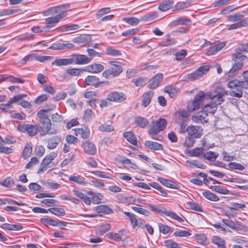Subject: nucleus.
Listing matches in <instances>:
<instances>
[{
    "label": "nucleus",
    "mask_w": 248,
    "mask_h": 248,
    "mask_svg": "<svg viewBox=\"0 0 248 248\" xmlns=\"http://www.w3.org/2000/svg\"><path fill=\"white\" fill-rule=\"evenodd\" d=\"M248 26V19L246 18L243 19L239 22L231 24L228 27V30H235L238 28H241Z\"/></svg>",
    "instance_id": "obj_28"
},
{
    "label": "nucleus",
    "mask_w": 248,
    "mask_h": 248,
    "mask_svg": "<svg viewBox=\"0 0 248 248\" xmlns=\"http://www.w3.org/2000/svg\"><path fill=\"white\" fill-rule=\"evenodd\" d=\"M244 17V15L237 13L234 15H230L228 16L227 21L229 22H239Z\"/></svg>",
    "instance_id": "obj_51"
},
{
    "label": "nucleus",
    "mask_w": 248,
    "mask_h": 248,
    "mask_svg": "<svg viewBox=\"0 0 248 248\" xmlns=\"http://www.w3.org/2000/svg\"><path fill=\"white\" fill-rule=\"evenodd\" d=\"M57 153L53 152L46 155L41 163L40 167L37 170V173L40 174L46 171L48 168V166L57 157Z\"/></svg>",
    "instance_id": "obj_7"
},
{
    "label": "nucleus",
    "mask_w": 248,
    "mask_h": 248,
    "mask_svg": "<svg viewBox=\"0 0 248 248\" xmlns=\"http://www.w3.org/2000/svg\"><path fill=\"white\" fill-rule=\"evenodd\" d=\"M211 188L213 191L217 192L221 194L227 195L229 193V191L222 186H212Z\"/></svg>",
    "instance_id": "obj_57"
},
{
    "label": "nucleus",
    "mask_w": 248,
    "mask_h": 248,
    "mask_svg": "<svg viewBox=\"0 0 248 248\" xmlns=\"http://www.w3.org/2000/svg\"><path fill=\"white\" fill-rule=\"evenodd\" d=\"M85 69L81 68H72L68 69L66 70V72L67 74L73 76H79L81 72H84Z\"/></svg>",
    "instance_id": "obj_54"
},
{
    "label": "nucleus",
    "mask_w": 248,
    "mask_h": 248,
    "mask_svg": "<svg viewBox=\"0 0 248 248\" xmlns=\"http://www.w3.org/2000/svg\"><path fill=\"white\" fill-rule=\"evenodd\" d=\"M173 235L175 237H187L191 235V233L188 231L178 230L175 232Z\"/></svg>",
    "instance_id": "obj_58"
},
{
    "label": "nucleus",
    "mask_w": 248,
    "mask_h": 248,
    "mask_svg": "<svg viewBox=\"0 0 248 248\" xmlns=\"http://www.w3.org/2000/svg\"><path fill=\"white\" fill-rule=\"evenodd\" d=\"M1 228L3 230H8L9 231H20L23 229V226L20 224H10L5 223L1 225Z\"/></svg>",
    "instance_id": "obj_32"
},
{
    "label": "nucleus",
    "mask_w": 248,
    "mask_h": 248,
    "mask_svg": "<svg viewBox=\"0 0 248 248\" xmlns=\"http://www.w3.org/2000/svg\"><path fill=\"white\" fill-rule=\"evenodd\" d=\"M123 20L132 26L137 25L140 22V20L134 17H125L123 19Z\"/></svg>",
    "instance_id": "obj_64"
},
{
    "label": "nucleus",
    "mask_w": 248,
    "mask_h": 248,
    "mask_svg": "<svg viewBox=\"0 0 248 248\" xmlns=\"http://www.w3.org/2000/svg\"><path fill=\"white\" fill-rule=\"evenodd\" d=\"M41 124L40 135L42 136H45L47 134L55 135L58 133V130L57 129L51 127L52 124L50 120L47 121V122H43Z\"/></svg>",
    "instance_id": "obj_8"
},
{
    "label": "nucleus",
    "mask_w": 248,
    "mask_h": 248,
    "mask_svg": "<svg viewBox=\"0 0 248 248\" xmlns=\"http://www.w3.org/2000/svg\"><path fill=\"white\" fill-rule=\"evenodd\" d=\"M71 56L72 64L84 65L88 64L92 61V58L83 54H73Z\"/></svg>",
    "instance_id": "obj_9"
},
{
    "label": "nucleus",
    "mask_w": 248,
    "mask_h": 248,
    "mask_svg": "<svg viewBox=\"0 0 248 248\" xmlns=\"http://www.w3.org/2000/svg\"><path fill=\"white\" fill-rule=\"evenodd\" d=\"M179 89L177 88H175L172 85H169L166 86L164 88V91L169 94V96L171 98H173L176 96V94L178 92Z\"/></svg>",
    "instance_id": "obj_40"
},
{
    "label": "nucleus",
    "mask_w": 248,
    "mask_h": 248,
    "mask_svg": "<svg viewBox=\"0 0 248 248\" xmlns=\"http://www.w3.org/2000/svg\"><path fill=\"white\" fill-rule=\"evenodd\" d=\"M163 75L162 73H158L155 75L149 81L148 87L150 89H155L157 87L160 82L162 81Z\"/></svg>",
    "instance_id": "obj_18"
},
{
    "label": "nucleus",
    "mask_w": 248,
    "mask_h": 248,
    "mask_svg": "<svg viewBox=\"0 0 248 248\" xmlns=\"http://www.w3.org/2000/svg\"><path fill=\"white\" fill-rule=\"evenodd\" d=\"M88 195L91 196V203L96 204L101 202L104 196L102 194L99 193H94L92 191H89L87 192Z\"/></svg>",
    "instance_id": "obj_25"
},
{
    "label": "nucleus",
    "mask_w": 248,
    "mask_h": 248,
    "mask_svg": "<svg viewBox=\"0 0 248 248\" xmlns=\"http://www.w3.org/2000/svg\"><path fill=\"white\" fill-rule=\"evenodd\" d=\"M84 152L89 155H94L96 152V148L95 145L88 141H85L82 145Z\"/></svg>",
    "instance_id": "obj_19"
},
{
    "label": "nucleus",
    "mask_w": 248,
    "mask_h": 248,
    "mask_svg": "<svg viewBox=\"0 0 248 248\" xmlns=\"http://www.w3.org/2000/svg\"><path fill=\"white\" fill-rule=\"evenodd\" d=\"M123 136L130 143L133 145H136L137 141L134 134L131 132H127L123 134Z\"/></svg>",
    "instance_id": "obj_43"
},
{
    "label": "nucleus",
    "mask_w": 248,
    "mask_h": 248,
    "mask_svg": "<svg viewBox=\"0 0 248 248\" xmlns=\"http://www.w3.org/2000/svg\"><path fill=\"white\" fill-rule=\"evenodd\" d=\"M157 180L162 185L167 187L172 188H177V184L175 182L170 180L159 177L157 178Z\"/></svg>",
    "instance_id": "obj_29"
},
{
    "label": "nucleus",
    "mask_w": 248,
    "mask_h": 248,
    "mask_svg": "<svg viewBox=\"0 0 248 248\" xmlns=\"http://www.w3.org/2000/svg\"><path fill=\"white\" fill-rule=\"evenodd\" d=\"M0 184L7 188L12 187L15 184V181L11 177H7L4 180L0 181Z\"/></svg>",
    "instance_id": "obj_49"
},
{
    "label": "nucleus",
    "mask_w": 248,
    "mask_h": 248,
    "mask_svg": "<svg viewBox=\"0 0 248 248\" xmlns=\"http://www.w3.org/2000/svg\"><path fill=\"white\" fill-rule=\"evenodd\" d=\"M248 229V227L246 225L237 221L236 224H235L232 230L238 232H245Z\"/></svg>",
    "instance_id": "obj_60"
},
{
    "label": "nucleus",
    "mask_w": 248,
    "mask_h": 248,
    "mask_svg": "<svg viewBox=\"0 0 248 248\" xmlns=\"http://www.w3.org/2000/svg\"><path fill=\"white\" fill-rule=\"evenodd\" d=\"M135 123L137 125L144 128L149 124V121L144 117L137 116L135 118Z\"/></svg>",
    "instance_id": "obj_34"
},
{
    "label": "nucleus",
    "mask_w": 248,
    "mask_h": 248,
    "mask_svg": "<svg viewBox=\"0 0 248 248\" xmlns=\"http://www.w3.org/2000/svg\"><path fill=\"white\" fill-rule=\"evenodd\" d=\"M167 125V121L163 118H159L156 121L151 123L148 134L151 136L154 140H158L157 135L161 131L164 130Z\"/></svg>",
    "instance_id": "obj_2"
},
{
    "label": "nucleus",
    "mask_w": 248,
    "mask_h": 248,
    "mask_svg": "<svg viewBox=\"0 0 248 248\" xmlns=\"http://www.w3.org/2000/svg\"><path fill=\"white\" fill-rule=\"evenodd\" d=\"M17 128L21 132H26L30 137H33L36 135L39 130V125L36 124H23L18 125Z\"/></svg>",
    "instance_id": "obj_6"
},
{
    "label": "nucleus",
    "mask_w": 248,
    "mask_h": 248,
    "mask_svg": "<svg viewBox=\"0 0 248 248\" xmlns=\"http://www.w3.org/2000/svg\"><path fill=\"white\" fill-rule=\"evenodd\" d=\"M208 113L204 110H201L192 116V120L196 123H207Z\"/></svg>",
    "instance_id": "obj_14"
},
{
    "label": "nucleus",
    "mask_w": 248,
    "mask_h": 248,
    "mask_svg": "<svg viewBox=\"0 0 248 248\" xmlns=\"http://www.w3.org/2000/svg\"><path fill=\"white\" fill-rule=\"evenodd\" d=\"M212 242L218 248H226L225 241L218 236H214L212 238Z\"/></svg>",
    "instance_id": "obj_38"
},
{
    "label": "nucleus",
    "mask_w": 248,
    "mask_h": 248,
    "mask_svg": "<svg viewBox=\"0 0 248 248\" xmlns=\"http://www.w3.org/2000/svg\"><path fill=\"white\" fill-rule=\"evenodd\" d=\"M189 208L191 210H195L198 212H202V209L200 206L199 203L195 202L194 201H190L187 203Z\"/></svg>",
    "instance_id": "obj_62"
},
{
    "label": "nucleus",
    "mask_w": 248,
    "mask_h": 248,
    "mask_svg": "<svg viewBox=\"0 0 248 248\" xmlns=\"http://www.w3.org/2000/svg\"><path fill=\"white\" fill-rule=\"evenodd\" d=\"M48 110L49 109H41L37 112V116L40 119L39 122L40 124H42L43 122H47V121L50 120L46 114Z\"/></svg>",
    "instance_id": "obj_37"
},
{
    "label": "nucleus",
    "mask_w": 248,
    "mask_h": 248,
    "mask_svg": "<svg viewBox=\"0 0 248 248\" xmlns=\"http://www.w3.org/2000/svg\"><path fill=\"white\" fill-rule=\"evenodd\" d=\"M145 145L146 147L153 150H161L163 148L162 145L150 140L146 141Z\"/></svg>",
    "instance_id": "obj_33"
},
{
    "label": "nucleus",
    "mask_w": 248,
    "mask_h": 248,
    "mask_svg": "<svg viewBox=\"0 0 248 248\" xmlns=\"http://www.w3.org/2000/svg\"><path fill=\"white\" fill-rule=\"evenodd\" d=\"M95 211L97 213H103L106 214H112L113 210L108 206L106 205H101L95 207Z\"/></svg>",
    "instance_id": "obj_35"
},
{
    "label": "nucleus",
    "mask_w": 248,
    "mask_h": 248,
    "mask_svg": "<svg viewBox=\"0 0 248 248\" xmlns=\"http://www.w3.org/2000/svg\"><path fill=\"white\" fill-rule=\"evenodd\" d=\"M174 41L172 40L170 35H166L163 39L159 45L162 47L169 46L174 44Z\"/></svg>",
    "instance_id": "obj_48"
},
{
    "label": "nucleus",
    "mask_w": 248,
    "mask_h": 248,
    "mask_svg": "<svg viewBox=\"0 0 248 248\" xmlns=\"http://www.w3.org/2000/svg\"><path fill=\"white\" fill-rule=\"evenodd\" d=\"M48 211L52 214L57 216H63L65 215V212L62 208L53 207L48 209Z\"/></svg>",
    "instance_id": "obj_52"
},
{
    "label": "nucleus",
    "mask_w": 248,
    "mask_h": 248,
    "mask_svg": "<svg viewBox=\"0 0 248 248\" xmlns=\"http://www.w3.org/2000/svg\"><path fill=\"white\" fill-rule=\"evenodd\" d=\"M98 129L101 132H110L114 130V127L111 124H105L99 126Z\"/></svg>",
    "instance_id": "obj_63"
},
{
    "label": "nucleus",
    "mask_w": 248,
    "mask_h": 248,
    "mask_svg": "<svg viewBox=\"0 0 248 248\" xmlns=\"http://www.w3.org/2000/svg\"><path fill=\"white\" fill-rule=\"evenodd\" d=\"M111 229V225L109 224H103L100 225L96 230V233L100 235H102L105 233L110 230Z\"/></svg>",
    "instance_id": "obj_44"
},
{
    "label": "nucleus",
    "mask_w": 248,
    "mask_h": 248,
    "mask_svg": "<svg viewBox=\"0 0 248 248\" xmlns=\"http://www.w3.org/2000/svg\"><path fill=\"white\" fill-rule=\"evenodd\" d=\"M106 83L105 81H100L99 78L95 76H88L85 78V83L86 85L94 86L95 88H98Z\"/></svg>",
    "instance_id": "obj_13"
},
{
    "label": "nucleus",
    "mask_w": 248,
    "mask_h": 248,
    "mask_svg": "<svg viewBox=\"0 0 248 248\" xmlns=\"http://www.w3.org/2000/svg\"><path fill=\"white\" fill-rule=\"evenodd\" d=\"M69 180L71 182H75L77 184L80 185H85L86 183L84 181V178L81 175H78L77 176L71 175L69 177Z\"/></svg>",
    "instance_id": "obj_46"
},
{
    "label": "nucleus",
    "mask_w": 248,
    "mask_h": 248,
    "mask_svg": "<svg viewBox=\"0 0 248 248\" xmlns=\"http://www.w3.org/2000/svg\"><path fill=\"white\" fill-rule=\"evenodd\" d=\"M232 59L234 64H241L242 67L248 62V58L246 56L236 51L232 54Z\"/></svg>",
    "instance_id": "obj_16"
},
{
    "label": "nucleus",
    "mask_w": 248,
    "mask_h": 248,
    "mask_svg": "<svg viewBox=\"0 0 248 248\" xmlns=\"http://www.w3.org/2000/svg\"><path fill=\"white\" fill-rule=\"evenodd\" d=\"M224 42H215L207 50L206 54L208 56L215 54L218 51L221 50L225 46Z\"/></svg>",
    "instance_id": "obj_15"
},
{
    "label": "nucleus",
    "mask_w": 248,
    "mask_h": 248,
    "mask_svg": "<svg viewBox=\"0 0 248 248\" xmlns=\"http://www.w3.org/2000/svg\"><path fill=\"white\" fill-rule=\"evenodd\" d=\"M228 86L229 88L240 87L241 90L248 89V79H245L244 81L233 80L228 82Z\"/></svg>",
    "instance_id": "obj_17"
},
{
    "label": "nucleus",
    "mask_w": 248,
    "mask_h": 248,
    "mask_svg": "<svg viewBox=\"0 0 248 248\" xmlns=\"http://www.w3.org/2000/svg\"><path fill=\"white\" fill-rule=\"evenodd\" d=\"M61 17L59 16H55L50 17L46 18L45 21L48 24L45 27V29H50L54 27L61 20Z\"/></svg>",
    "instance_id": "obj_26"
},
{
    "label": "nucleus",
    "mask_w": 248,
    "mask_h": 248,
    "mask_svg": "<svg viewBox=\"0 0 248 248\" xmlns=\"http://www.w3.org/2000/svg\"><path fill=\"white\" fill-rule=\"evenodd\" d=\"M73 130L76 136L80 135L82 138L84 139H88L90 135L89 129L87 127L81 128H75Z\"/></svg>",
    "instance_id": "obj_23"
},
{
    "label": "nucleus",
    "mask_w": 248,
    "mask_h": 248,
    "mask_svg": "<svg viewBox=\"0 0 248 248\" xmlns=\"http://www.w3.org/2000/svg\"><path fill=\"white\" fill-rule=\"evenodd\" d=\"M202 195L207 200L212 202H217L219 200V199L217 196L209 190H206L203 192Z\"/></svg>",
    "instance_id": "obj_41"
},
{
    "label": "nucleus",
    "mask_w": 248,
    "mask_h": 248,
    "mask_svg": "<svg viewBox=\"0 0 248 248\" xmlns=\"http://www.w3.org/2000/svg\"><path fill=\"white\" fill-rule=\"evenodd\" d=\"M56 16H59L61 19L66 16V7L64 5L56 6Z\"/></svg>",
    "instance_id": "obj_39"
},
{
    "label": "nucleus",
    "mask_w": 248,
    "mask_h": 248,
    "mask_svg": "<svg viewBox=\"0 0 248 248\" xmlns=\"http://www.w3.org/2000/svg\"><path fill=\"white\" fill-rule=\"evenodd\" d=\"M206 93L203 91H200L194 97V99L188 102L187 108L189 111H193L199 109L200 107L203 105V101L206 98Z\"/></svg>",
    "instance_id": "obj_4"
},
{
    "label": "nucleus",
    "mask_w": 248,
    "mask_h": 248,
    "mask_svg": "<svg viewBox=\"0 0 248 248\" xmlns=\"http://www.w3.org/2000/svg\"><path fill=\"white\" fill-rule=\"evenodd\" d=\"M173 4L172 0H168L162 1L158 6V9L161 11H166L170 9Z\"/></svg>",
    "instance_id": "obj_36"
},
{
    "label": "nucleus",
    "mask_w": 248,
    "mask_h": 248,
    "mask_svg": "<svg viewBox=\"0 0 248 248\" xmlns=\"http://www.w3.org/2000/svg\"><path fill=\"white\" fill-rule=\"evenodd\" d=\"M232 91L230 93L232 96L240 98L242 96L243 92L240 87L231 88Z\"/></svg>",
    "instance_id": "obj_59"
},
{
    "label": "nucleus",
    "mask_w": 248,
    "mask_h": 248,
    "mask_svg": "<svg viewBox=\"0 0 248 248\" xmlns=\"http://www.w3.org/2000/svg\"><path fill=\"white\" fill-rule=\"evenodd\" d=\"M32 148L29 143H26L22 153V155L24 159L29 157L31 154Z\"/></svg>",
    "instance_id": "obj_55"
},
{
    "label": "nucleus",
    "mask_w": 248,
    "mask_h": 248,
    "mask_svg": "<svg viewBox=\"0 0 248 248\" xmlns=\"http://www.w3.org/2000/svg\"><path fill=\"white\" fill-rule=\"evenodd\" d=\"M154 93L153 91H150L142 94L141 101L142 106L146 107L150 104Z\"/></svg>",
    "instance_id": "obj_21"
},
{
    "label": "nucleus",
    "mask_w": 248,
    "mask_h": 248,
    "mask_svg": "<svg viewBox=\"0 0 248 248\" xmlns=\"http://www.w3.org/2000/svg\"><path fill=\"white\" fill-rule=\"evenodd\" d=\"M106 53L108 55L112 56H119L122 55V52L120 50L115 49L112 47L107 48Z\"/></svg>",
    "instance_id": "obj_56"
},
{
    "label": "nucleus",
    "mask_w": 248,
    "mask_h": 248,
    "mask_svg": "<svg viewBox=\"0 0 248 248\" xmlns=\"http://www.w3.org/2000/svg\"><path fill=\"white\" fill-rule=\"evenodd\" d=\"M74 45L71 43H54L50 47V48L52 50H62L64 49H71L74 47Z\"/></svg>",
    "instance_id": "obj_24"
},
{
    "label": "nucleus",
    "mask_w": 248,
    "mask_h": 248,
    "mask_svg": "<svg viewBox=\"0 0 248 248\" xmlns=\"http://www.w3.org/2000/svg\"><path fill=\"white\" fill-rule=\"evenodd\" d=\"M227 94V92L224 88L220 86L216 87L214 93H207L206 98L211 99L212 102L205 105L203 110L207 113H214L217 108V105H220L224 102V97Z\"/></svg>",
    "instance_id": "obj_1"
},
{
    "label": "nucleus",
    "mask_w": 248,
    "mask_h": 248,
    "mask_svg": "<svg viewBox=\"0 0 248 248\" xmlns=\"http://www.w3.org/2000/svg\"><path fill=\"white\" fill-rule=\"evenodd\" d=\"M186 131L188 135L194 138H199L203 134V129L199 126L190 125L186 128Z\"/></svg>",
    "instance_id": "obj_11"
},
{
    "label": "nucleus",
    "mask_w": 248,
    "mask_h": 248,
    "mask_svg": "<svg viewBox=\"0 0 248 248\" xmlns=\"http://www.w3.org/2000/svg\"><path fill=\"white\" fill-rule=\"evenodd\" d=\"M189 115V113L186 110L180 109L174 113V119L176 123H186Z\"/></svg>",
    "instance_id": "obj_10"
},
{
    "label": "nucleus",
    "mask_w": 248,
    "mask_h": 248,
    "mask_svg": "<svg viewBox=\"0 0 248 248\" xmlns=\"http://www.w3.org/2000/svg\"><path fill=\"white\" fill-rule=\"evenodd\" d=\"M72 64L71 57L69 58L57 59L52 63V65L57 66H66Z\"/></svg>",
    "instance_id": "obj_27"
},
{
    "label": "nucleus",
    "mask_w": 248,
    "mask_h": 248,
    "mask_svg": "<svg viewBox=\"0 0 248 248\" xmlns=\"http://www.w3.org/2000/svg\"><path fill=\"white\" fill-rule=\"evenodd\" d=\"M40 221L45 226L50 225L53 226H57L59 225V222L57 220L49 218L43 217L41 218Z\"/></svg>",
    "instance_id": "obj_47"
},
{
    "label": "nucleus",
    "mask_w": 248,
    "mask_h": 248,
    "mask_svg": "<svg viewBox=\"0 0 248 248\" xmlns=\"http://www.w3.org/2000/svg\"><path fill=\"white\" fill-rule=\"evenodd\" d=\"M103 69L104 66L101 64L94 63L87 66L85 71L92 73H98L102 71Z\"/></svg>",
    "instance_id": "obj_20"
},
{
    "label": "nucleus",
    "mask_w": 248,
    "mask_h": 248,
    "mask_svg": "<svg viewBox=\"0 0 248 248\" xmlns=\"http://www.w3.org/2000/svg\"><path fill=\"white\" fill-rule=\"evenodd\" d=\"M126 99V95L123 93L113 92L107 95V99L110 102H122Z\"/></svg>",
    "instance_id": "obj_12"
},
{
    "label": "nucleus",
    "mask_w": 248,
    "mask_h": 248,
    "mask_svg": "<svg viewBox=\"0 0 248 248\" xmlns=\"http://www.w3.org/2000/svg\"><path fill=\"white\" fill-rule=\"evenodd\" d=\"M241 64H233L228 73V77L230 78H232L236 76L238 73V71L242 68Z\"/></svg>",
    "instance_id": "obj_30"
},
{
    "label": "nucleus",
    "mask_w": 248,
    "mask_h": 248,
    "mask_svg": "<svg viewBox=\"0 0 248 248\" xmlns=\"http://www.w3.org/2000/svg\"><path fill=\"white\" fill-rule=\"evenodd\" d=\"M194 138L188 135L185 138L183 146L186 148H189L193 146L195 142Z\"/></svg>",
    "instance_id": "obj_53"
},
{
    "label": "nucleus",
    "mask_w": 248,
    "mask_h": 248,
    "mask_svg": "<svg viewBox=\"0 0 248 248\" xmlns=\"http://www.w3.org/2000/svg\"><path fill=\"white\" fill-rule=\"evenodd\" d=\"M218 154L216 152L212 151H208L203 154V158L204 159L209 161H214L218 157Z\"/></svg>",
    "instance_id": "obj_45"
},
{
    "label": "nucleus",
    "mask_w": 248,
    "mask_h": 248,
    "mask_svg": "<svg viewBox=\"0 0 248 248\" xmlns=\"http://www.w3.org/2000/svg\"><path fill=\"white\" fill-rule=\"evenodd\" d=\"M61 140V138L59 136H55L52 138L49 139L47 147L49 149L55 148Z\"/></svg>",
    "instance_id": "obj_31"
},
{
    "label": "nucleus",
    "mask_w": 248,
    "mask_h": 248,
    "mask_svg": "<svg viewBox=\"0 0 248 248\" xmlns=\"http://www.w3.org/2000/svg\"><path fill=\"white\" fill-rule=\"evenodd\" d=\"M158 228L160 232L165 234L171 233L173 230L171 227L162 223L158 224Z\"/></svg>",
    "instance_id": "obj_50"
},
{
    "label": "nucleus",
    "mask_w": 248,
    "mask_h": 248,
    "mask_svg": "<svg viewBox=\"0 0 248 248\" xmlns=\"http://www.w3.org/2000/svg\"><path fill=\"white\" fill-rule=\"evenodd\" d=\"M108 62L112 65V66L103 72V76L108 79L119 76L123 71L121 62L114 61H109Z\"/></svg>",
    "instance_id": "obj_3"
},
{
    "label": "nucleus",
    "mask_w": 248,
    "mask_h": 248,
    "mask_svg": "<svg viewBox=\"0 0 248 248\" xmlns=\"http://www.w3.org/2000/svg\"><path fill=\"white\" fill-rule=\"evenodd\" d=\"M149 207L151 210L156 213L160 214H164L166 216L169 217L175 220L178 221L179 222H184V219L179 217L176 213L172 211L167 210L164 208H160L159 206L153 204H149Z\"/></svg>",
    "instance_id": "obj_5"
},
{
    "label": "nucleus",
    "mask_w": 248,
    "mask_h": 248,
    "mask_svg": "<svg viewBox=\"0 0 248 248\" xmlns=\"http://www.w3.org/2000/svg\"><path fill=\"white\" fill-rule=\"evenodd\" d=\"M124 214L129 217L133 229H135L138 226L137 223L138 219L136 218V216L135 214L128 212H124Z\"/></svg>",
    "instance_id": "obj_42"
},
{
    "label": "nucleus",
    "mask_w": 248,
    "mask_h": 248,
    "mask_svg": "<svg viewBox=\"0 0 248 248\" xmlns=\"http://www.w3.org/2000/svg\"><path fill=\"white\" fill-rule=\"evenodd\" d=\"M192 22L191 20L186 16H181L171 22L172 26L178 25H191Z\"/></svg>",
    "instance_id": "obj_22"
},
{
    "label": "nucleus",
    "mask_w": 248,
    "mask_h": 248,
    "mask_svg": "<svg viewBox=\"0 0 248 248\" xmlns=\"http://www.w3.org/2000/svg\"><path fill=\"white\" fill-rule=\"evenodd\" d=\"M79 25L77 24H73L69 26H64L60 28L59 31L61 32L70 31L73 30H77L79 28Z\"/></svg>",
    "instance_id": "obj_61"
}]
</instances>
